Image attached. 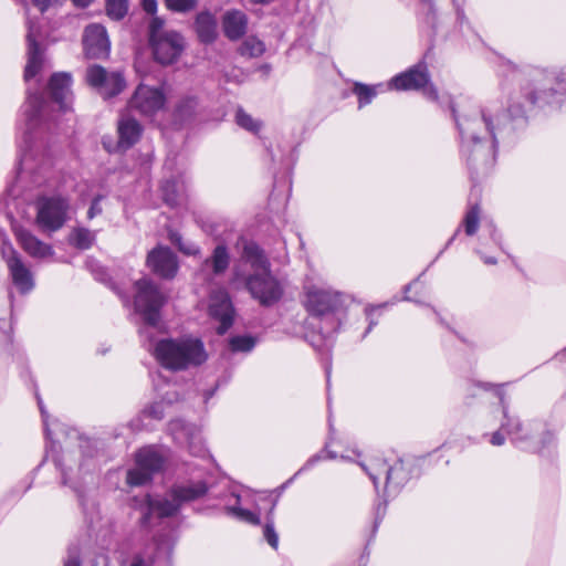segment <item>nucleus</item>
Segmentation results:
<instances>
[{"instance_id": "nucleus-1", "label": "nucleus", "mask_w": 566, "mask_h": 566, "mask_svg": "<svg viewBox=\"0 0 566 566\" xmlns=\"http://www.w3.org/2000/svg\"><path fill=\"white\" fill-rule=\"evenodd\" d=\"M450 108L461 138V155L469 169H488L495 160L496 150V127L491 114L483 112L481 117L470 118L458 115L453 105Z\"/></svg>"}, {"instance_id": "nucleus-2", "label": "nucleus", "mask_w": 566, "mask_h": 566, "mask_svg": "<svg viewBox=\"0 0 566 566\" xmlns=\"http://www.w3.org/2000/svg\"><path fill=\"white\" fill-rule=\"evenodd\" d=\"M241 260L253 270V273L243 276L237 269L234 279H243L245 287L261 305L271 306L277 303L283 295V286L271 273L270 262L263 250L254 242H245Z\"/></svg>"}, {"instance_id": "nucleus-3", "label": "nucleus", "mask_w": 566, "mask_h": 566, "mask_svg": "<svg viewBox=\"0 0 566 566\" xmlns=\"http://www.w3.org/2000/svg\"><path fill=\"white\" fill-rule=\"evenodd\" d=\"M143 346L153 354L156 360L170 370H185L203 364L207 352L203 343L195 337L154 339L151 333L142 337Z\"/></svg>"}, {"instance_id": "nucleus-4", "label": "nucleus", "mask_w": 566, "mask_h": 566, "mask_svg": "<svg viewBox=\"0 0 566 566\" xmlns=\"http://www.w3.org/2000/svg\"><path fill=\"white\" fill-rule=\"evenodd\" d=\"M346 297L343 293L329 287L311 286L306 290L305 307L316 318L319 319V332L324 336L336 333L343 319L345 312Z\"/></svg>"}, {"instance_id": "nucleus-5", "label": "nucleus", "mask_w": 566, "mask_h": 566, "mask_svg": "<svg viewBox=\"0 0 566 566\" xmlns=\"http://www.w3.org/2000/svg\"><path fill=\"white\" fill-rule=\"evenodd\" d=\"M500 402L503 413L501 430L505 431L514 443H523L530 440V449L538 453H544L545 450H551L556 446V438L553 431L546 429L539 422L524 427L517 418L509 415L507 405L502 395L500 396Z\"/></svg>"}, {"instance_id": "nucleus-6", "label": "nucleus", "mask_w": 566, "mask_h": 566, "mask_svg": "<svg viewBox=\"0 0 566 566\" xmlns=\"http://www.w3.org/2000/svg\"><path fill=\"white\" fill-rule=\"evenodd\" d=\"M134 287V306L145 323L139 334L140 337H148L160 322V310L167 303L168 296L148 277L136 281Z\"/></svg>"}, {"instance_id": "nucleus-7", "label": "nucleus", "mask_w": 566, "mask_h": 566, "mask_svg": "<svg viewBox=\"0 0 566 566\" xmlns=\"http://www.w3.org/2000/svg\"><path fill=\"white\" fill-rule=\"evenodd\" d=\"M208 491L205 482L199 481L196 483L181 484L175 486L169 493V497L161 500L147 501V512L144 514L142 522L147 525L150 523L153 516L167 517L174 515L180 505L203 496Z\"/></svg>"}, {"instance_id": "nucleus-8", "label": "nucleus", "mask_w": 566, "mask_h": 566, "mask_svg": "<svg viewBox=\"0 0 566 566\" xmlns=\"http://www.w3.org/2000/svg\"><path fill=\"white\" fill-rule=\"evenodd\" d=\"M164 20L154 17L149 23V44L157 62L164 65L175 63L185 50L182 35L164 29Z\"/></svg>"}, {"instance_id": "nucleus-9", "label": "nucleus", "mask_w": 566, "mask_h": 566, "mask_svg": "<svg viewBox=\"0 0 566 566\" xmlns=\"http://www.w3.org/2000/svg\"><path fill=\"white\" fill-rule=\"evenodd\" d=\"M35 208V223L42 231L55 232L69 219L70 203L62 196L40 197Z\"/></svg>"}, {"instance_id": "nucleus-10", "label": "nucleus", "mask_w": 566, "mask_h": 566, "mask_svg": "<svg viewBox=\"0 0 566 566\" xmlns=\"http://www.w3.org/2000/svg\"><path fill=\"white\" fill-rule=\"evenodd\" d=\"M388 87L398 91H422V94L428 98L432 101L438 98L437 90L430 82V75L424 63H418L406 72L396 75L388 83Z\"/></svg>"}, {"instance_id": "nucleus-11", "label": "nucleus", "mask_w": 566, "mask_h": 566, "mask_svg": "<svg viewBox=\"0 0 566 566\" xmlns=\"http://www.w3.org/2000/svg\"><path fill=\"white\" fill-rule=\"evenodd\" d=\"M167 97L163 86L140 83L128 102V108L138 114L153 117L166 107Z\"/></svg>"}, {"instance_id": "nucleus-12", "label": "nucleus", "mask_w": 566, "mask_h": 566, "mask_svg": "<svg viewBox=\"0 0 566 566\" xmlns=\"http://www.w3.org/2000/svg\"><path fill=\"white\" fill-rule=\"evenodd\" d=\"M164 458L153 447L140 449L136 453V465L127 472V483L140 486L150 481L153 474L163 468Z\"/></svg>"}, {"instance_id": "nucleus-13", "label": "nucleus", "mask_w": 566, "mask_h": 566, "mask_svg": "<svg viewBox=\"0 0 566 566\" xmlns=\"http://www.w3.org/2000/svg\"><path fill=\"white\" fill-rule=\"evenodd\" d=\"M86 81L105 98L119 94L126 85L125 78L119 72H107L99 65L87 67Z\"/></svg>"}, {"instance_id": "nucleus-14", "label": "nucleus", "mask_w": 566, "mask_h": 566, "mask_svg": "<svg viewBox=\"0 0 566 566\" xmlns=\"http://www.w3.org/2000/svg\"><path fill=\"white\" fill-rule=\"evenodd\" d=\"M27 25L28 61L24 70V80L28 82L46 66L48 61L39 42L41 39L39 25L31 21L29 17Z\"/></svg>"}, {"instance_id": "nucleus-15", "label": "nucleus", "mask_w": 566, "mask_h": 566, "mask_svg": "<svg viewBox=\"0 0 566 566\" xmlns=\"http://www.w3.org/2000/svg\"><path fill=\"white\" fill-rule=\"evenodd\" d=\"M359 465L369 475L376 489H378V479L385 475L386 490L398 491L405 482V473L401 464L389 467L381 458H375L368 463L360 462Z\"/></svg>"}, {"instance_id": "nucleus-16", "label": "nucleus", "mask_w": 566, "mask_h": 566, "mask_svg": "<svg viewBox=\"0 0 566 566\" xmlns=\"http://www.w3.org/2000/svg\"><path fill=\"white\" fill-rule=\"evenodd\" d=\"M209 315L219 323V334L226 333L233 323L234 310L228 293L219 290L211 294L209 300Z\"/></svg>"}, {"instance_id": "nucleus-17", "label": "nucleus", "mask_w": 566, "mask_h": 566, "mask_svg": "<svg viewBox=\"0 0 566 566\" xmlns=\"http://www.w3.org/2000/svg\"><path fill=\"white\" fill-rule=\"evenodd\" d=\"M83 46L87 57H106L111 49L106 29L97 23L87 25L83 34Z\"/></svg>"}, {"instance_id": "nucleus-18", "label": "nucleus", "mask_w": 566, "mask_h": 566, "mask_svg": "<svg viewBox=\"0 0 566 566\" xmlns=\"http://www.w3.org/2000/svg\"><path fill=\"white\" fill-rule=\"evenodd\" d=\"M2 254L6 258L10 276L14 286L21 293L30 292L34 286V281L31 271L22 262L18 253L9 245L2 249Z\"/></svg>"}, {"instance_id": "nucleus-19", "label": "nucleus", "mask_w": 566, "mask_h": 566, "mask_svg": "<svg viewBox=\"0 0 566 566\" xmlns=\"http://www.w3.org/2000/svg\"><path fill=\"white\" fill-rule=\"evenodd\" d=\"M147 265L163 279H172L178 271L176 254L169 248L164 247L155 248L148 253Z\"/></svg>"}, {"instance_id": "nucleus-20", "label": "nucleus", "mask_w": 566, "mask_h": 566, "mask_svg": "<svg viewBox=\"0 0 566 566\" xmlns=\"http://www.w3.org/2000/svg\"><path fill=\"white\" fill-rule=\"evenodd\" d=\"M142 124L129 114H122L117 123V148L122 150L133 147L142 137Z\"/></svg>"}, {"instance_id": "nucleus-21", "label": "nucleus", "mask_w": 566, "mask_h": 566, "mask_svg": "<svg viewBox=\"0 0 566 566\" xmlns=\"http://www.w3.org/2000/svg\"><path fill=\"white\" fill-rule=\"evenodd\" d=\"M169 430L176 442L186 446L193 454L201 453V439L198 428L182 420H175L170 422Z\"/></svg>"}, {"instance_id": "nucleus-22", "label": "nucleus", "mask_w": 566, "mask_h": 566, "mask_svg": "<svg viewBox=\"0 0 566 566\" xmlns=\"http://www.w3.org/2000/svg\"><path fill=\"white\" fill-rule=\"evenodd\" d=\"M14 235L20 247L32 258L44 259L53 255L52 247L39 240L30 230L14 228Z\"/></svg>"}, {"instance_id": "nucleus-23", "label": "nucleus", "mask_w": 566, "mask_h": 566, "mask_svg": "<svg viewBox=\"0 0 566 566\" xmlns=\"http://www.w3.org/2000/svg\"><path fill=\"white\" fill-rule=\"evenodd\" d=\"M71 83L72 76L66 72L54 73L49 82V91L54 103H56L62 111L69 109L71 102Z\"/></svg>"}, {"instance_id": "nucleus-24", "label": "nucleus", "mask_w": 566, "mask_h": 566, "mask_svg": "<svg viewBox=\"0 0 566 566\" xmlns=\"http://www.w3.org/2000/svg\"><path fill=\"white\" fill-rule=\"evenodd\" d=\"M222 27L224 35L229 40H239L247 32L248 18L240 10H229L223 15Z\"/></svg>"}, {"instance_id": "nucleus-25", "label": "nucleus", "mask_w": 566, "mask_h": 566, "mask_svg": "<svg viewBox=\"0 0 566 566\" xmlns=\"http://www.w3.org/2000/svg\"><path fill=\"white\" fill-rule=\"evenodd\" d=\"M45 111L46 104L43 101L42 95L31 93L29 90L27 102L22 107V114L25 118L27 130H31L40 123V119L44 116Z\"/></svg>"}, {"instance_id": "nucleus-26", "label": "nucleus", "mask_w": 566, "mask_h": 566, "mask_svg": "<svg viewBox=\"0 0 566 566\" xmlns=\"http://www.w3.org/2000/svg\"><path fill=\"white\" fill-rule=\"evenodd\" d=\"M230 264V254L224 244H219L214 248L210 258L206 259L202 263L201 270H210L212 274H223Z\"/></svg>"}, {"instance_id": "nucleus-27", "label": "nucleus", "mask_w": 566, "mask_h": 566, "mask_svg": "<svg viewBox=\"0 0 566 566\" xmlns=\"http://www.w3.org/2000/svg\"><path fill=\"white\" fill-rule=\"evenodd\" d=\"M196 32L198 38L203 43H211L216 40L217 32V20L210 12H201L196 18Z\"/></svg>"}, {"instance_id": "nucleus-28", "label": "nucleus", "mask_w": 566, "mask_h": 566, "mask_svg": "<svg viewBox=\"0 0 566 566\" xmlns=\"http://www.w3.org/2000/svg\"><path fill=\"white\" fill-rule=\"evenodd\" d=\"M160 190L164 201L170 207H176L184 201L185 185L182 181L167 179L161 184Z\"/></svg>"}, {"instance_id": "nucleus-29", "label": "nucleus", "mask_w": 566, "mask_h": 566, "mask_svg": "<svg viewBox=\"0 0 566 566\" xmlns=\"http://www.w3.org/2000/svg\"><path fill=\"white\" fill-rule=\"evenodd\" d=\"M48 168L41 166L39 171L35 170V166L33 164V158L30 154H23L20 159V175L22 178H30L34 186L39 187L43 185L45 178V174Z\"/></svg>"}, {"instance_id": "nucleus-30", "label": "nucleus", "mask_w": 566, "mask_h": 566, "mask_svg": "<svg viewBox=\"0 0 566 566\" xmlns=\"http://www.w3.org/2000/svg\"><path fill=\"white\" fill-rule=\"evenodd\" d=\"M237 504L227 507V512L232 516L237 517L240 521H244L247 523L258 525L260 523V513L253 512L250 510H245L239 506L241 502V496H235Z\"/></svg>"}, {"instance_id": "nucleus-31", "label": "nucleus", "mask_w": 566, "mask_h": 566, "mask_svg": "<svg viewBox=\"0 0 566 566\" xmlns=\"http://www.w3.org/2000/svg\"><path fill=\"white\" fill-rule=\"evenodd\" d=\"M95 241V233L88 229L78 228L71 234V243L82 250L88 249Z\"/></svg>"}, {"instance_id": "nucleus-32", "label": "nucleus", "mask_w": 566, "mask_h": 566, "mask_svg": "<svg viewBox=\"0 0 566 566\" xmlns=\"http://www.w3.org/2000/svg\"><path fill=\"white\" fill-rule=\"evenodd\" d=\"M265 52L264 43L255 36L247 38L240 46L243 56L258 57Z\"/></svg>"}, {"instance_id": "nucleus-33", "label": "nucleus", "mask_w": 566, "mask_h": 566, "mask_svg": "<svg viewBox=\"0 0 566 566\" xmlns=\"http://www.w3.org/2000/svg\"><path fill=\"white\" fill-rule=\"evenodd\" d=\"M382 85H366L361 83H355L353 92L358 97L359 107L369 104L373 98L377 95V88Z\"/></svg>"}, {"instance_id": "nucleus-34", "label": "nucleus", "mask_w": 566, "mask_h": 566, "mask_svg": "<svg viewBox=\"0 0 566 566\" xmlns=\"http://www.w3.org/2000/svg\"><path fill=\"white\" fill-rule=\"evenodd\" d=\"M464 231L468 235H473L479 229L480 224V209L478 205L472 206L468 212L465 213L464 220Z\"/></svg>"}, {"instance_id": "nucleus-35", "label": "nucleus", "mask_w": 566, "mask_h": 566, "mask_svg": "<svg viewBox=\"0 0 566 566\" xmlns=\"http://www.w3.org/2000/svg\"><path fill=\"white\" fill-rule=\"evenodd\" d=\"M128 11V0H106L107 15L114 20L123 19Z\"/></svg>"}, {"instance_id": "nucleus-36", "label": "nucleus", "mask_w": 566, "mask_h": 566, "mask_svg": "<svg viewBox=\"0 0 566 566\" xmlns=\"http://www.w3.org/2000/svg\"><path fill=\"white\" fill-rule=\"evenodd\" d=\"M255 340L251 336H234L229 340V346L232 352L248 353L252 350Z\"/></svg>"}, {"instance_id": "nucleus-37", "label": "nucleus", "mask_w": 566, "mask_h": 566, "mask_svg": "<svg viewBox=\"0 0 566 566\" xmlns=\"http://www.w3.org/2000/svg\"><path fill=\"white\" fill-rule=\"evenodd\" d=\"M165 4L174 12L185 13L196 9L197 0H165Z\"/></svg>"}, {"instance_id": "nucleus-38", "label": "nucleus", "mask_w": 566, "mask_h": 566, "mask_svg": "<svg viewBox=\"0 0 566 566\" xmlns=\"http://www.w3.org/2000/svg\"><path fill=\"white\" fill-rule=\"evenodd\" d=\"M235 122L240 127L250 132L255 133L260 128V124L242 109L237 111Z\"/></svg>"}, {"instance_id": "nucleus-39", "label": "nucleus", "mask_w": 566, "mask_h": 566, "mask_svg": "<svg viewBox=\"0 0 566 566\" xmlns=\"http://www.w3.org/2000/svg\"><path fill=\"white\" fill-rule=\"evenodd\" d=\"M263 534H264V538L266 539V542L274 548L276 549L277 546H279V536L274 530V525H273V521L271 520H268L265 526H264V531H263Z\"/></svg>"}, {"instance_id": "nucleus-40", "label": "nucleus", "mask_w": 566, "mask_h": 566, "mask_svg": "<svg viewBox=\"0 0 566 566\" xmlns=\"http://www.w3.org/2000/svg\"><path fill=\"white\" fill-rule=\"evenodd\" d=\"M197 107V99L195 97H187L180 102L177 112L180 116H190L192 111Z\"/></svg>"}, {"instance_id": "nucleus-41", "label": "nucleus", "mask_w": 566, "mask_h": 566, "mask_svg": "<svg viewBox=\"0 0 566 566\" xmlns=\"http://www.w3.org/2000/svg\"><path fill=\"white\" fill-rule=\"evenodd\" d=\"M144 416L153 418L155 420H160L165 416L164 403L155 402L150 407L144 410Z\"/></svg>"}, {"instance_id": "nucleus-42", "label": "nucleus", "mask_w": 566, "mask_h": 566, "mask_svg": "<svg viewBox=\"0 0 566 566\" xmlns=\"http://www.w3.org/2000/svg\"><path fill=\"white\" fill-rule=\"evenodd\" d=\"M174 242L178 244L179 250L182 251L185 254L197 255L200 252V249L197 244H193V243L184 244L181 242L180 238L174 239Z\"/></svg>"}, {"instance_id": "nucleus-43", "label": "nucleus", "mask_w": 566, "mask_h": 566, "mask_svg": "<svg viewBox=\"0 0 566 566\" xmlns=\"http://www.w3.org/2000/svg\"><path fill=\"white\" fill-rule=\"evenodd\" d=\"M101 200H102V197L98 196L96 197L92 203H91V207L87 211V217L88 219H93L95 218L96 216L101 214L102 213V207H101Z\"/></svg>"}, {"instance_id": "nucleus-44", "label": "nucleus", "mask_w": 566, "mask_h": 566, "mask_svg": "<svg viewBox=\"0 0 566 566\" xmlns=\"http://www.w3.org/2000/svg\"><path fill=\"white\" fill-rule=\"evenodd\" d=\"M129 566H154V559L138 554L133 557Z\"/></svg>"}, {"instance_id": "nucleus-45", "label": "nucleus", "mask_w": 566, "mask_h": 566, "mask_svg": "<svg viewBox=\"0 0 566 566\" xmlns=\"http://www.w3.org/2000/svg\"><path fill=\"white\" fill-rule=\"evenodd\" d=\"M490 442L492 446H495V447L503 446L505 442V437L501 430L495 431L492 433Z\"/></svg>"}, {"instance_id": "nucleus-46", "label": "nucleus", "mask_w": 566, "mask_h": 566, "mask_svg": "<svg viewBox=\"0 0 566 566\" xmlns=\"http://www.w3.org/2000/svg\"><path fill=\"white\" fill-rule=\"evenodd\" d=\"M143 9L147 13L154 14L157 11V1L156 0H143Z\"/></svg>"}, {"instance_id": "nucleus-47", "label": "nucleus", "mask_w": 566, "mask_h": 566, "mask_svg": "<svg viewBox=\"0 0 566 566\" xmlns=\"http://www.w3.org/2000/svg\"><path fill=\"white\" fill-rule=\"evenodd\" d=\"M38 405H39V408H40V411H41V415H42V418H43L45 436L49 438L50 437V431H49V428H48V419H46L48 416H46V411H45V409L43 407L42 400L39 397H38Z\"/></svg>"}, {"instance_id": "nucleus-48", "label": "nucleus", "mask_w": 566, "mask_h": 566, "mask_svg": "<svg viewBox=\"0 0 566 566\" xmlns=\"http://www.w3.org/2000/svg\"><path fill=\"white\" fill-rule=\"evenodd\" d=\"M547 96L546 88L543 86L538 90L536 95L531 96V103H536L538 99L545 98Z\"/></svg>"}, {"instance_id": "nucleus-49", "label": "nucleus", "mask_w": 566, "mask_h": 566, "mask_svg": "<svg viewBox=\"0 0 566 566\" xmlns=\"http://www.w3.org/2000/svg\"><path fill=\"white\" fill-rule=\"evenodd\" d=\"M323 457L321 454H316V455H313L312 458H310L307 460V462L305 463L304 468L303 469H307V468H311L312 465H314L317 461H319Z\"/></svg>"}, {"instance_id": "nucleus-50", "label": "nucleus", "mask_w": 566, "mask_h": 566, "mask_svg": "<svg viewBox=\"0 0 566 566\" xmlns=\"http://www.w3.org/2000/svg\"><path fill=\"white\" fill-rule=\"evenodd\" d=\"M64 566H81V562L77 557L71 556L65 560Z\"/></svg>"}, {"instance_id": "nucleus-51", "label": "nucleus", "mask_w": 566, "mask_h": 566, "mask_svg": "<svg viewBox=\"0 0 566 566\" xmlns=\"http://www.w3.org/2000/svg\"><path fill=\"white\" fill-rule=\"evenodd\" d=\"M77 6L86 7L88 6L93 0H73Z\"/></svg>"}, {"instance_id": "nucleus-52", "label": "nucleus", "mask_w": 566, "mask_h": 566, "mask_svg": "<svg viewBox=\"0 0 566 566\" xmlns=\"http://www.w3.org/2000/svg\"><path fill=\"white\" fill-rule=\"evenodd\" d=\"M483 261L485 264H495L496 263V260L494 258H491V256H482Z\"/></svg>"}, {"instance_id": "nucleus-53", "label": "nucleus", "mask_w": 566, "mask_h": 566, "mask_svg": "<svg viewBox=\"0 0 566 566\" xmlns=\"http://www.w3.org/2000/svg\"><path fill=\"white\" fill-rule=\"evenodd\" d=\"M491 238H492V240H493L496 244H500V239L496 237V231H495V230H492V232H491Z\"/></svg>"}, {"instance_id": "nucleus-54", "label": "nucleus", "mask_w": 566, "mask_h": 566, "mask_svg": "<svg viewBox=\"0 0 566 566\" xmlns=\"http://www.w3.org/2000/svg\"><path fill=\"white\" fill-rule=\"evenodd\" d=\"M326 453L325 458H328V459H335L336 458V454L332 451H328V450H325L324 451Z\"/></svg>"}, {"instance_id": "nucleus-55", "label": "nucleus", "mask_w": 566, "mask_h": 566, "mask_svg": "<svg viewBox=\"0 0 566 566\" xmlns=\"http://www.w3.org/2000/svg\"><path fill=\"white\" fill-rule=\"evenodd\" d=\"M564 82H565L564 80H560V81H558V83H557L558 88H559L560 91H566L565 85H564Z\"/></svg>"}, {"instance_id": "nucleus-56", "label": "nucleus", "mask_w": 566, "mask_h": 566, "mask_svg": "<svg viewBox=\"0 0 566 566\" xmlns=\"http://www.w3.org/2000/svg\"><path fill=\"white\" fill-rule=\"evenodd\" d=\"M554 88L546 90L547 96L544 98L546 99V103H549L548 96L553 93Z\"/></svg>"}, {"instance_id": "nucleus-57", "label": "nucleus", "mask_w": 566, "mask_h": 566, "mask_svg": "<svg viewBox=\"0 0 566 566\" xmlns=\"http://www.w3.org/2000/svg\"><path fill=\"white\" fill-rule=\"evenodd\" d=\"M373 325H374V323H373V322H370V324H369V326H368V328H367V331H366L365 335H366V334H368V333L371 331Z\"/></svg>"}, {"instance_id": "nucleus-58", "label": "nucleus", "mask_w": 566, "mask_h": 566, "mask_svg": "<svg viewBox=\"0 0 566 566\" xmlns=\"http://www.w3.org/2000/svg\"><path fill=\"white\" fill-rule=\"evenodd\" d=\"M63 475H64V480H63V482H64V484H67V483H69V480L66 479L65 473H63Z\"/></svg>"}, {"instance_id": "nucleus-59", "label": "nucleus", "mask_w": 566, "mask_h": 566, "mask_svg": "<svg viewBox=\"0 0 566 566\" xmlns=\"http://www.w3.org/2000/svg\"><path fill=\"white\" fill-rule=\"evenodd\" d=\"M462 0H453L455 6H459Z\"/></svg>"}]
</instances>
